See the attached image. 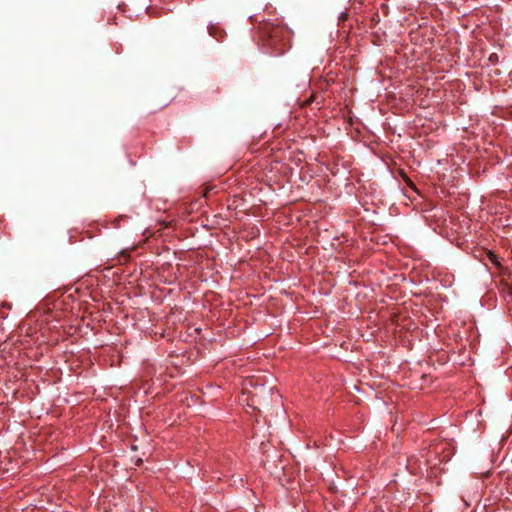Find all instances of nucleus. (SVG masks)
<instances>
[{"label": "nucleus", "instance_id": "nucleus-1", "mask_svg": "<svg viewBox=\"0 0 512 512\" xmlns=\"http://www.w3.org/2000/svg\"><path fill=\"white\" fill-rule=\"evenodd\" d=\"M258 29L261 40L274 50L275 55H282L289 49L291 31L286 26L265 22Z\"/></svg>", "mask_w": 512, "mask_h": 512}, {"label": "nucleus", "instance_id": "nucleus-2", "mask_svg": "<svg viewBox=\"0 0 512 512\" xmlns=\"http://www.w3.org/2000/svg\"><path fill=\"white\" fill-rule=\"evenodd\" d=\"M217 32H218V29H217V28H215V27H213V26L209 28V33H210V35H211V36H213L214 38H216L217 40H219V37H218V35H217Z\"/></svg>", "mask_w": 512, "mask_h": 512}]
</instances>
